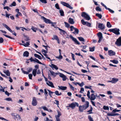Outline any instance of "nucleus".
<instances>
[{
	"mask_svg": "<svg viewBox=\"0 0 121 121\" xmlns=\"http://www.w3.org/2000/svg\"><path fill=\"white\" fill-rule=\"evenodd\" d=\"M109 31L110 32H112L117 35H118L120 34L119 32V29L117 28L110 29Z\"/></svg>",
	"mask_w": 121,
	"mask_h": 121,
	"instance_id": "nucleus-1",
	"label": "nucleus"
},
{
	"mask_svg": "<svg viewBox=\"0 0 121 121\" xmlns=\"http://www.w3.org/2000/svg\"><path fill=\"white\" fill-rule=\"evenodd\" d=\"M2 25L7 30L9 31L10 32L13 33V34L15 36H16V34L15 32L14 31H12L11 29L6 24L4 23H3Z\"/></svg>",
	"mask_w": 121,
	"mask_h": 121,
	"instance_id": "nucleus-2",
	"label": "nucleus"
},
{
	"mask_svg": "<svg viewBox=\"0 0 121 121\" xmlns=\"http://www.w3.org/2000/svg\"><path fill=\"white\" fill-rule=\"evenodd\" d=\"M81 16L87 20H89L91 18L85 12L82 13Z\"/></svg>",
	"mask_w": 121,
	"mask_h": 121,
	"instance_id": "nucleus-3",
	"label": "nucleus"
},
{
	"mask_svg": "<svg viewBox=\"0 0 121 121\" xmlns=\"http://www.w3.org/2000/svg\"><path fill=\"white\" fill-rule=\"evenodd\" d=\"M60 3L62 5L72 9H73L72 7H71L69 4L63 1H61Z\"/></svg>",
	"mask_w": 121,
	"mask_h": 121,
	"instance_id": "nucleus-4",
	"label": "nucleus"
},
{
	"mask_svg": "<svg viewBox=\"0 0 121 121\" xmlns=\"http://www.w3.org/2000/svg\"><path fill=\"white\" fill-rule=\"evenodd\" d=\"M37 98L36 97H33L32 102V104L33 106H35L37 105Z\"/></svg>",
	"mask_w": 121,
	"mask_h": 121,
	"instance_id": "nucleus-5",
	"label": "nucleus"
},
{
	"mask_svg": "<svg viewBox=\"0 0 121 121\" xmlns=\"http://www.w3.org/2000/svg\"><path fill=\"white\" fill-rule=\"evenodd\" d=\"M43 20L44 22L46 23L47 24H53L54 23L56 24V22H51L50 20L49 19H47L44 17H43Z\"/></svg>",
	"mask_w": 121,
	"mask_h": 121,
	"instance_id": "nucleus-6",
	"label": "nucleus"
},
{
	"mask_svg": "<svg viewBox=\"0 0 121 121\" xmlns=\"http://www.w3.org/2000/svg\"><path fill=\"white\" fill-rule=\"evenodd\" d=\"M81 22L83 25H86L87 26L89 27H91V24L87 22H85L83 19L81 20Z\"/></svg>",
	"mask_w": 121,
	"mask_h": 121,
	"instance_id": "nucleus-7",
	"label": "nucleus"
},
{
	"mask_svg": "<svg viewBox=\"0 0 121 121\" xmlns=\"http://www.w3.org/2000/svg\"><path fill=\"white\" fill-rule=\"evenodd\" d=\"M97 35L99 39L98 42L100 43L103 38L102 34L101 32H99L98 34Z\"/></svg>",
	"mask_w": 121,
	"mask_h": 121,
	"instance_id": "nucleus-8",
	"label": "nucleus"
},
{
	"mask_svg": "<svg viewBox=\"0 0 121 121\" xmlns=\"http://www.w3.org/2000/svg\"><path fill=\"white\" fill-rule=\"evenodd\" d=\"M21 69L22 72L24 74H28L32 70V68L31 67L29 68V69L28 70V72H26L23 70V68H22Z\"/></svg>",
	"mask_w": 121,
	"mask_h": 121,
	"instance_id": "nucleus-9",
	"label": "nucleus"
},
{
	"mask_svg": "<svg viewBox=\"0 0 121 121\" xmlns=\"http://www.w3.org/2000/svg\"><path fill=\"white\" fill-rule=\"evenodd\" d=\"M115 43L118 46H121V37H120L117 40Z\"/></svg>",
	"mask_w": 121,
	"mask_h": 121,
	"instance_id": "nucleus-10",
	"label": "nucleus"
},
{
	"mask_svg": "<svg viewBox=\"0 0 121 121\" xmlns=\"http://www.w3.org/2000/svg\"><path fill=\"white\" fill-rule=\"evenodd\" d=\"M86 103L85 104L82 106L84 110L87 108L89 106V102L88 101H86Z\"/></svg>",
	"mask_w": 121,
	"mask_h": 121,
	"instance_id": "nucleus-11",
	"label": "nucleus"
},
{
	"mask_svg": "<svg viewBox=\"0 0 121 121\" xmlns=\"http://www.w3.org/2000/svg\"><path fill=\"white\" fill-rule=\"evenodd\" d=\"M76 106V102H74V103H72L71 104H69V106H68L70 108H71L72 109H74Z\"/></svg>",
	"mask_w": 121,
	"mask_h": 121,
	"instance_id": "nucleus-12",
	"label": "nucleus"
},
{
	"mask_svg": "<svg viewBox=\"0 0 121 121\" xmlns=\"http://www.w3.org/2000/svg\"><path fill=\"white\" fill-rule=\"evenodd\" d=\"M53 36V38H52V39L53 40H56L57 41L58 43L59 44L60 43V41L58 36L55 35H54Z\"/></svg>",
	"mask_w": 121,
	"mask_h": 121,
	"instance_id": "nucleus-13",
	"label": "nucleus"
},
{
	"mask_svg": "<svg viewBox=\"0 0 121 121\" xmlns=\"http://www.w3.org/2000/svg\"><path fill=\"white\" fill-rule=\"evenodd\" d=\"M11 115L15 119H16V118L18 117L19 118H21L20 116L19 115H17L15 113H12Z\"/></svg>",
	"mask_w": 121,
	"mask_h": 121,
	"instance_id": "nucleus-14",
	"label": "nucleus"
},
{
	"mask_svg": "<svg viewBox=\"0 0 121 121\" xmlns=\"http://www.w3.org/2000/svg\"><path fill=\"white\" fill-rule=\"evenodd\" d=\"M98 24V28L100 29L103 30L104 29V26L103 24L100 23H99Z\"/></svg>",
	"mask_w": 121,
	"mask_h": 121,
	"instance_id": "nucleus-15",
	"label": "nucleus"
},
{
	"mask_svg": "<svg viewBox=\"0 0 121 121\" xmlns=\"http://www.w3.org/2000/svg\"><path fill=\"white\" fill-rule=\"evenodd\" d=\"M56 27L57 28H58L59 30L60 31V34L63 35L66 33V31L58 27Z\"/></svg>",
	"mask_w": 121,
	"mask_h": 121,
	"instance_id": "nucleus-16",
	"label": "nucleus"
},
{
	"mask_svg": "<svg viewBox=\"0 0 121 121\" xmlns=\"http://www.w3.org/2000/svg\"><path fill=\"white\" fill-rule=\"evenodd\" d=\"M108 54L110 56L114 55L115 54V52L112 50H109L108 52Z\"/></svg>",
	"mask_w": 121,
	"mask_h": 121,
	"instance_id": "nucleus-17",
	"label": "nucleus"
},
{
	"mask_svg": "<svg viewBox=\"0 0 121 121\" xmlns=\"http://www.w3.org/2000/svg\"><path fill=\"white\" fill-rule=\"evenodd\" d=\"M91 100H93L95 99L96 97L95 96L94 94H92L90 96V98H89Z\"/></svg>",
	"mask_w": 121,
	"mask_h": 121,
	"instance_id": "nucleus-18",
	"label": "nucleus"
},
{
	"mask_svg": "<svg viewBox=\"0 0 121 121\" xmlns=\"http://www.w3.org/2000/svg\"><path fill=\"white\" fill-rule=\"evenodd\" d=\"M49 83H48V82L46 83L47 84L48 86L51 87L52 88H54L55 87L53 85V83L51 82L48 81Z\"/></svg>",
	"mask_w": 121,
	"mask_h": 121,
	"instance_id": "nucleus-19",
	"label": "nucleus"
},
{
	"mask_svg": "<svg viewBox=\"0 0 121 121\" xmlns=\"http://www.w3.org/2000/svg\"><path fill=\"white\" fill-rule=\"evenodd\" d=\"M69 22L71 24H73L75 23V22L74 21L73 19L70 17L68 20Z\"/></svg>",
	"mask_w": 121,
	"mask_h": 121,
	"instance_id": "nucleus-20",
	"label": "nucleus"
},
{
	"mask_svg": "<svg viewBox=\"0 0 121 121\" xmlns=\"http://www.w3.org/2000/svg\"><path fill=\"white\" fill-rule=\"evenodd\" d=\"M50 67L52 68H54L56 70H58V67H57L56 65L53 64H51Z\"/></svg>",
	"mask_w": 121,
	"mask_h": 121,
	"instance_id": "nucleus-21",
	"label": "nucleus"
},
{
	"mask_svg": "<svg viewBox=\"0 0 121 121\" xmlns=\"http://www.w3.org/2000/svg\"><path fill=\"white\" fill-rule=\"evenodd\" d=\"M29 54V52L27 51H25L23 53V56H24L28 57Z\"/></svg>",
	"mask_w": 121,
	"mask_h": 121,
	"instance_id": "nucleus-22",
	"label": "nucleus"
},
{
	"mask_svg": "<svg viewBox=\"0 0 121 121\" xmlns=\"http://www.w3.org/2000/svg\"><path fill=\"white\" fill-rule=\"evenodd\" d=\"M50 72L51 75L53 76L54 77H55L56 75L58 74V73H55L53 71H50Z\"/></svg>",
	"mask_w": 121,
	"mask_h": 121,
	"instance_id": "nucleus-23",
	"label": "nucleus"
},
{
	"mask_svg": "<svg viewBox=\"0 0 121 121\" xmlns=\"http://www.w3.org/2000/svg\"><path fill=\"white\" fill-rule=\"evenodd\" d=\"M58 87H59L60 89L63 90H66L67 88V87L66 86H58Z\"/></svg>",
	"mask_w": 121,
	"mask_h": 121,
	"instance_id": "nucleus-24",
	"label": "nucleus"
},
{
	"mask_svg": "<svg viewBox=\"0 0 121 121\" xmlns=\"http://www.w3.org/2000/svg\"><path fill=\"white\" fill-rule=\"evenodd\" d=\"M112 83H114L117 82L118 79L117 78H112Z\"/></svg>",
	"mask_w": 121,
	"mask_h": 121,
	"instance_id": "nucleus-25",
	"label": "nucleus"
},
{
	"mask_svg": "<svg viewBox=\"0 0 121 121\" xmlns=\"http://www.w3.org/2000/svg\"><path fill=\"white\" fill-rule=\"evenodd\" d=\"M70 30L71 31H73V29H74L75 31L73 32V33L75 34H76V28H74L73 26H71L70 27Z\"/></svg>",
	"mask_w": 121,
	"mask_h": 121,
	"instance_id": "nucleus-26",
	"label": "nucleus"
},
{
	"mask_svg": "<svg viewBox=\"0 0 121 121\" xmlns=\"http://www.w3.org/2000/svg\"><path fill=\"white\" fill-rule=\"evenodd\" d=\"M37 69H34L32 72V74L34 76H36L37 72Z\"/></svg>",
	"mask_w": 121,
	"mask_h": 121,
	"instance_id": "nucleus-27",
	"label": "nucleus"
},
{
	"mask_svg": "<svg viewBox=\"0 0 121 121\" xmlns=\"http://www.w3.org/2000/svg\"><path fill=\"white\" fill-rule=\"evenodd\" d=\"M34 56L35 57L38 58L39 59L41 60L42 59L41 56L38 54H34Z\"/></svg>",
	"mask_w": 121,
	"mask_h": 121,
	"instance_id": "nucleus-28",
	"label": "nucleus"
},
{
	"mask_svg": "<svg viewBox=\"0 0 121 121\" xmlns=\"http://www.w3.org/2000/svg\"><path fill=\"white\" fill-rule=\"evenodd\" d=\"M31 29L33 30V31L35 32H36V30H37L38 29L33 26H32L31 27Z\"/></svg>",
	"mask_w": 121,
	"mask_h": 121,
	"instance_id": "nucleus-29",
	"label": "nucleus"
},
{
	"mask_svg": "<svg viewBox=\"0 0 121 121\" xmlns=\"http://www.w3.org/2000/svg\"><path fill=\"white\" fill-rule=\"evenodd\" d=\"M59 12L60 14V15L61 16H64V12L62 9H61L59 10Z\"/></svg>",
	"mask_w": 121,
	"mask_h": 121,
	"instance_id": "nucleus-30",
	"label": "nucleus"
},
{
	"mask_svg": "<svg viewBox=\"0 0 121 121\" xmlns=\"http://www.w3.org/2000/svg\"><path fill=\"white\" fill-rule=\"evenodd\" d=\"M4 72L6 74L7 76H10V73L9 70H7L6 71H4Z\"/></svg>",
	"mask_w": 121,
	"mask_h": 121,
	"instance_id": "nucleus-31",
	"label": "nucleus"
},
{
	"mask_svg": "<svg viewBox=\"0 0 121 121\" xmlns=\"http://www.w3.org/2000/svg\"><path fill=\"white\" fill-rule=\"evenodd\" d=\"M58 115L57 116H56V117L59 118L60 116L61 115V112L59 111H57Z\"/></svg>",
	"mask_w": 121,
	"mask_h": 121,
	"instance_id": "nucleus-32",
	"label": "nucleus"
},
{
	"mask_svg": "<svg viewBox=\"0 0 121 121\" xmlns=\"http://www.w3.org/2000/svg\"><path fill=\"white\" fill-rule=\"evenodd\" d=\"M110 61L111 62H113V63L115 64H117L118 63V61L117 60H111Z\"/></svg>",
	"mask_w": 121,
	"mask_h": 121,
	"instance_id": "nucleus-33",
	"label": "nucleus"
},
{
	"mask_svg": "<svg viewBox=\"0 0 121 121\" xmlns=\"http://www.w3.org/2000/svg\"><path fill=\"white\" fill-rule=\"evenodd\" d=\"M76 84H78L79 86L80 87H82L84 85V83L83 82H82L81 83H80L78 82H76Z\"/></svg>",
	"mask_w": 121,
	"mask_h": 121,
	"instance_id": "nucleus-34",
	"label": "nucleus"
},
{
	"mask_svg": "<svg viewBox=\"0 0 121 121\" xmlns=\"http://www.w3.org/2000/svg\"><path fill=\"white\" fill-rule=\"evenodd\" d=\"M69 37L75 43H76V38L73 37L71 35H70L69 36Z\"/></svg>",
	"mask_w": 121,
	"mask_h": 121,
	"instance_id": "nucleus-35",
	"label": "nucleus"
},
{
	"mask_svg": "<svg viewBox=\"0 0 121 121\" xmlns=\"http://www.w3.org/2000/svg\"><path fill=\"white\" fill-rule=\"evenodd\" d=\"M55 94L59 96L62 94L60 92V93H59V92L57 91H56L55 92Z\"/></svg>",
	"mask_w": 121,
	"mask_h": 121,
	"instance_id": "nucleus-36",
	"label": "nucleus"
},
{
	"mask_svg": "<svg viewBox=\"0 0 121 121\" xmlns=\"http://www.w3.org/2000/svg\"><path fill=\"white\" fill-rule=\"evenodd\" d=\"M3 35L5 36V37L9 38V39H15L14 38H13L9 36L8 35H6L5 34H3Z\"/></svg>",
	"mask_w": 121,
	"mask_h": 121,
	"instance_id": "nucleus-37",
	"label": "nucleus"
},
{
	"mask_svg": "<svg viewBox=\"0 0 121 121\" xmlns=\"http://www.w3.org/2000/svg\"><path fill=\"white\" fill-rule=\"evenodd\" d=\"M64 23L65 27L67 28H69L70 26V25L68 23L66 22H64Z\"/></svg>",
	"mask_w": 121,
	"mask_h": 121,
	"instance_id": "nucleus-38",
	"label": "nucleus"
},
{
	"mask_svg": "<svg viewBox=\"0 0 121 121\" xmlns=\"http://www.w3.org/2000/svg\"><path fill=\"white\" fill-rule=\"evenodd\" d=\"M96 16L98 17L100 19H101L102 17V15L101 14L98 13H96L95 14Z\"/></svg>",
	"mask_w": 121,
	"mask_h": 121,
	"instance_id": "nucleus-39",
	"label": "nucleus"
},
{
	"mask_svg": "<svg viewBox=\"0 0 121 121\" xmlns=\"http://www.w3.org/2000/svg\"><path fill=\"white\" fill-rule=\"evenodd\" d=\"M107 26L108 28H110L112 27V25L109 22H107Z\"/></svg>",
	"mask_w": 121,
	"mask_h": 121,
	"instance_id": "nucleus-40",
	"label": "nucleus"
},
{
	"mask_svg": "<svg viewBox=\"0 0 121 121\" xmlns=\"http://www.w3.org/2000/svg\"><path fill=\"white\" fill-rule=\"evenodd\" d=\"M95 9L97 11H102L101 9L99 6L95 8Z\"/></svg>",
	"mask_w": 121,
	"mask_h": 121,
	"instance_id": "nucleus-41",
	"label": "nucleus"
},
{
	"mask_svg": "<svg viewBox=\"0 0 121 121\" xmlns=\"http://www.w3.org/2000/svg\"><path fill=\"white\" fill-rule=\"evenodd\" d=\"M47 91L49 92V95L51 97H52L51 95L53 94V93H54V92L51 91L50 90L48 89L47 90Z\"/></svg>",
	"mask_w": 121,
	"mask_h": 121,
	"instance_id": "nucleus-42",
	"label": "nucleus"
},
{
	"mask_svg": "<svg viewBox=\"0 0 121 121\" xmlns=\"http://www.w3.org/2000/svg\"><path fill=\"white\" fill-rule=\"evenodd\" d=\"M35 62H36L37 63H38L39 64H43L41 62H40L36 58H35Z\"/></svg>",
	"mask_w": 121,
	"mask_h": 121,
	"instance_id": "nucleus-43",
	"label": "nucleus"
},
{
	"mask_svg": "<svg viewBox=\"0 0 121 121\" xmlns=\"http://www.w3.org/2000/svg\"><path fill=\"white\" fill-rule=\"evenodd\" d=\"M55 6L56 8L58 9H60V8L59 7L58 4L57 3L55 4Z\"/></svg>",
	"mask_w": 121,
	"mask_h": 121,
	"instance_id": "nucleus-44",
	"label": "nucleus"
},
{
	"mask_svg": "<svg viewBox=\"0 0 121 121\" xmlns=\"http://www.w3.org/2000/svg\"><path fill=\"white\" fill-rule=\"evenodd\" d=\"M30 44L29 43V42H27L26 43H25L24 44H23V45L25 47H26L30 45Z\"/></svg>",
	"mask_w": 121,
	"mask_h": 121,
	"instance_id": "nucleus-45",
	"label": "nucleus"
},
{
	"mask_svg": "<svg viewBox=\"0 0 121 121\" xmlns=\"http://www.w3.org/2000/svg\"><path fill=\"white\" fill-rule=\"evenodd\" d=\"M78 38L79 39V40L80 41H84V39L82 37H78Z\"/></svg>",
	"mask_w": 121,
	"mask_h": 121,
	"instance_id": "nucleus-46",
	"label": "nucleus"
},
{
	"mask_svg": "<svg viewBox=\"0 0 121 121\" xmlns=\"http://www.w3.org/2000/svg\"><path fill=\"white\" fill-rule=\"evenodd\" d=\"M44 94L45 95L46 97H47L48 95V92H47L46 90V89H44Z\"/></svg>",
	"mask_w": 121,
	"mask_h": 121,
	"instance_id": "nucleus-47",
	"label": "nucleus"
},
{
	"mask_svg": "<svg viewBox=\"0 0 121 121\" xmlns=\"http://www.w3.org/2000/svg\"><path fill=\"white\" fill-rule=\"evenodd\" d=\"M88 118L89 120L90 121H94L93 120V118L90 115H89L88 116Z\"/></svg>",
	"mask_w": 121,
	"mask_h": 121,
	"instance_id": "nucleus-48",
	"label": "nucleus"
},
{
	"mask_svg": "<svg viewBox=\"0 0 121 121\" xmlns=\"http://www.w3.org/2000/svg\"><path fill=\"white\" fill-rule=\"evenodd\" d=\"M16 4L15 2L14 1L13 3L10 5V6H16Z\"/></svg>",
	"mask_w": 121,
	"mask_h": 121,
	"instance_id": "nucleus-49",
	"label": "nucleus"
},
{
	"mask_svg": "<svg viewBox=\"0 0 121 121\" xmlns=\"http://www.w3.org/2000/svg\"><path fill=\"white\" fill-rule=\"evenodd\" d=\"M92 110H93V108L92 107H91L90 109L89 110H88V111H87V112H90L89 113V114H91V113H92L93 112H92Z\"/></svg>",
	"mask_w": 121,
	"mask_h": 121,
	"instance_id": "nucleus-50",
	"label": "nucleus"
},
{
	"mask_svg": "<svg viewBox=\"0 0 121 121\" xmlns=\"http://www.w3.org/2000/svg\"><path fill=\"white\" fill-rule=\"evenodd\" d=\"M79 111L80 112H82L83 110H84L81 106H79Z\"/></svg>",
	"mask_w": 121,
	"mask_h": 121,
	"instance_id": "nucleus-51",
	"label": "nucleus"
},
{
	"mask_svg": "<svg viewBox=\"0 0 121 121\" xmlns=\"http://www.w3.org/2000/svg\"><path fill=\"white\" fill-rule=\"evenodd\" d=\"M120 110H117V109H115L113 110L112 111V112H119L121 111Z\"/></svg>",
	"mask_w": 121,
	"mask_h": 121,
	"instance_id": "nucleus-52",
	"label": "nucleus"
},
{
	"mask_svg": "<svg viewBox=\"0 0 121 121\" xmlns=\"http://www.w3.org/2000/svg\"><path fill=\"white\" fill-rule=\"evenodd\" d=\"M103 108L105 110H108L109 109L108 107L105 106H103Z\"/></svg>",
	"mask_w": 121,
	"mask_h": 121,
	"instance_id": "nucleus-53",
	"label": "nucleus"
},
{
	"mask_svg": "<svg viewBox=\"0 0 121 121\" xmlns=\"http://www.w3.org/2000/svg\"><path fill=\"white\" fill-rule=\"evenodd\" d=\"M106 9L108 10L109 11L112 13H114V11L112 10H111L109 8H107Z\"/></svg>",
	"mask_w": 121,
	"mask_h": 121,
	"instance_id": "nucleus-54",
	"label": "nucleus"
},
{
	"mask_svg": "<svg viewBox=\"0 0 121 121\" xmlns=\"http://www.w3.org/2000/svg\"><path fill=\"white\" fill-rule=\"evenodd\" d=\"M95 47H93L92 48H90V51L91 52H93L94 51Z\"/></svg>",
	"mask_w": 121,
	"mask_h": 121,
	"instance_id": "nucleus-55",
	"label": "nucleus"
},
{
	"mask_svg": "<svg viewBox=\"0 0 121 121\" xmlns=\"http://www.w3.org/2000/svg\"><path fill=\"white\" fill-rule=\"evenodd\" d=\"M43 54L44 56H46V58L48 59L49 60H51L50 58L48 56L47 54H46L43 53Z\"/></svg>",
	"mask_w": 121,
	"mask_h": 121,
	"instance_id": "nucleus-56",
	"label": "nucleus"
},
{
	"mask_svg": "<svg viewBox=\"0 0 121 121\" xmlns=\"http://www.w3.org/2000/svg\"><path fill=\"white\" fill-rule=\"evenodd\" d=\"M41 108L44 110L48 111V108L45 106H42L41 107Z\"/></svg>",
	"mask_w": 121,
	"mask_h": 121,
	"instance_id": "nucleus-57",
	"label": "nucleus"
},
{
	"mask_svg": "<svg viewBox=\"0 0 121 121\" xmlns=\"http://www.w3.org/2000/svg\"><path fill=\"white\" fill-rule=\"evenodd\" d=\"M42 3L44 4H46L47 3V1L46 0H39Z\"/></svg>",
	"mask_w": 121,
	"mask_h": 121,
	"instance_id": "nucleus-58",
	"label": "nucleus"
},
{
	"mask_svg": "<svg viewBox=\"0 0 121 121\" xmlns=\"http://www.w3.org/2000/svg\"><path fill=\"white\" fill-rule=\"evenodd\" d=\"M55 101L56 103H55L57 105L58 107V106L59 105V101L56 100H55Z\"/></svg>",
	"mask_w": 121,
	"mask_h": 121,
	"instance_id": "nucleus-59",
	"label": "nucleus"
},
{
	"mask_svg": "<svg viewBox=\"0 0 121 121\" xmlns=\"http://www.w3.org/2000/svg\"><path fill=\"white\" fill-rule=\"evenodd\" d=\"M32 74H30L28 75V76L29 79H32Z\"/></svg>",
	"mask_w": 121,
	"mask_h": 121,
	"instance_id": "nucleus-60",
	"label": "nucleus"
},
{
	"mask_svg": "<svg viewBox=\"0 0 121 121\" xmlns=\"http://www.w3.org/2000/svg\"><path fill=\"white\" fill-rule=\"evenodd\" d=\"M32 10L34 11L35 12H36L37 13H39L38 12V11L37 9H32Z\"/></svg>",
	"mask_w": 121,
	"mask_h": 121,
	"instance_id": "nucleus-61",
	"label": "nucleus"
},
{
	"mask_svg": "<svg viewBox=\"0 0 121 121\" xmlns=\"http://www.w3.org/2000/svg\"><path fill=\"white\" fill-rule=\"evenodd\" d=\"M5 99L7 101H10L12 100V99L11 98H7Z\"/></svg>",
	"mask_w": 121,
	"mask_h": 121,
	"instance_id": "nucleus-62",
	"label": "nucleus"
},
{
	"mask_svg": "<svg viewBox=\"0 0 121 121\" xmlns=\"http://www.w3.org/2000/svg\"><path fill=\"white\" fill-rule=\"evenodd\" d=\"M3 42L4 40L3 38L2 37H0V43H2Z\"/></svg>",
	"mask_w": 121,
	"mask_h": 121,
	"instance_id": "nucleus-63",
	"label": "nucleus"
},
{
	"mask_svg": "<svg viewBox=\"0 0 121 121\" xmlns=\"http://www.w3.org/2000/svg\"><path fill=\"white\" fill-rule=\"evenodd\" d=\"M62 78V80L63 81H65L66 79V77L65 75L63 76Z\"/></svg>",
	"mask_w": 121,
	"mask_h": 121,
	"instance_id": "nucleus-64",
	"label": "nucleus"
}]
</instances>
